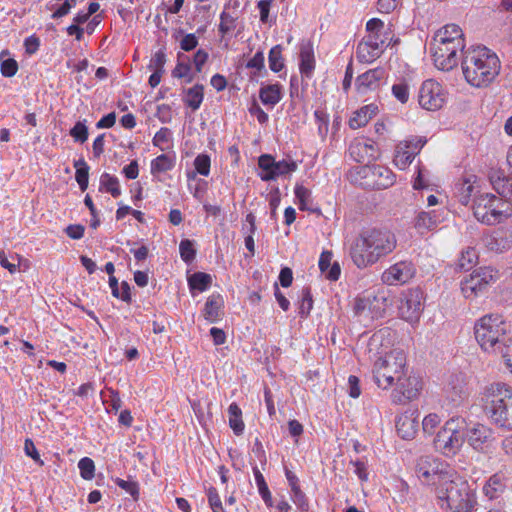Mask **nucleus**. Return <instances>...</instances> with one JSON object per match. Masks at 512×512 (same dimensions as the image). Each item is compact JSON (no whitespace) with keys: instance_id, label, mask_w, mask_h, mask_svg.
<instances>
[{"instance_id":"17","label":"nucleus","mask_w":512,"mask_h":512,"mask_svg":"<svg viewBox=\"0 0 512 512\" xmlns=\"http://www.w3.org/2000/svg\"><path fill=\"white\" fill-rule=\"evenodd\" d=\"M425 144L426 139L419 136H413L399 142L395 148L393 159L395 166L401 170L406 169Z\"/></svg>"},{"instance_id":"54","label":"nucleus","mask_w":512,"mask_h":512,"mask_svg":"<svg viewBox=\"0 0 512 512\" xmlns=\"http://www.w3.org/2000/svg\"><path fill=\"white\" fill-rule=\"evenodd\" d=\"M166 63V54L163 49L158 50L152 56L148 69L151 71L164 72V65Z\"/></svg>"},{"instance_id":"37","label":"nucleus","mask_w":512,"mask_h":512,"mask_svg":"<svg viewBox=\"0 0 512 512\" xmlns=\"http://www.w3.org/2000/svg\"><path fill=\"white\" fill-rule=\"evenodd\" d=\"M253 472H254V477H255V481H256V485H257L259 494L261 495L265 504L268 507H272L273 506L272 496H271L270 490L267 486L264 476L262 475V473L259 471V469L257 467L253 468Z\"/></svg>"},{"instance_id":"38","label":"nucleus","mask_w":512,"mask_h":512,"mask_svg":"<svg viewBox=\"0 0 512 512\" xmlns=\"http://www.w3.org/2000/svg\"><path fill=\"white\" fill-rule=\"evenodd\" d=\"M294 192L295 197L298 200L299 209L312 211L313 200L311 196V191L304 187L303 185H296Z\"/></svg>"},{"instance_id":"45","label":"nucleus","mask_w":512,"mask_h":512,"mask_svg":"<svg viewBox=\"0 0 512 512\" xmlns=\"http://www.w3.org/2000/svg\"><path fill=\"white\" fill-rule=\"evenodd\" d=\"M114 482L117 486L130 494L135 501L139 499V484L136 481L131 479L124 480L121 478H116Z\"/></svg>"},{"instance_id":"48","label":"nucleus","mask_w":512,"mask_h":512,"mask_svg":"<svg viewBox=\"0 0 512 512\" xmlns=\"http://www.w3.org/2000/svg\"><path fill=\"white\" fill-rule=\"evenodd\" d=\"M80 475L85 480H91L94 477L95 465L92 459L84 457L78 462Z\"/></svg>"},{"instance_id":"59","label":"nucleus","mask_w":512,"mask_h":512,"mask_svg":"<svg viewBox=\"0 0 512 512\" xmlns=\"http://www.w3.org/2000/svg\"><path fill=\"white\" fill-rule=\"evenodd\" d=\"M24 450L27 456L31 457L36 463L40 466L44 465L43 460L40 458V454L38 453L33 441L31 439H26L24 443Z\"/></svg>"},{"instance_id":"47","label":"nucleus","mask_w":512,"mask_h":512,"mask_svg":"<svg viewBox=\"0 0 512 512\" xmlns=\"http://www.w3.org/2000/svg\"><path fill=\"white\" fill-rule=\"evenodd\" d=\"M441 423V417L437 413H429L422 420V430L425 434L432 435Z\"/></svg>"},{"instance_id":"21","label":"nucleus","mask_w":512,"mask_h":512,"mask_svg":"<svg viewBox=\"0 0 512 512\" xmlns=\"http://www.w3.org/2000/svg\"><path fill=\"white\" fill-rule=\"evenodd\" d=\"M419 428V414L416 410H408L396 419L398 435L406 440L413 439Z\"/></svg>"},{"instance_id":"56","label":"nucleus","mask_w":512,"mask_h":512,"mask_svg":"<svg viewBox=\"0 0 512 512\" xmlns=\"http://www.w3.org/2000/svg\"><path fill=\"white\" fill-rule=\"evenodd\" d=\"M392 93L401 103H406L409 99V88L406 83L394 84Z\"/></svg>"},{"instance_id":"46","label":"nucleus","mask_w":512,"mask_h":512,"mask_svg":"<svg viewBox=\"0 0 512 512\" xmlns=\"http://www.w3.org/2000/svg\"><path fill=\"white\" fill-rule=\"evenodd\" d=\"M493 186L499 195L512 199V176L494 181Z\"/></svg>"},{"instance_id":"28","label":"nucleus","mask_w":512,"mask_h":512,"mask_svg":"<svg viewBox=\"0 0 512 512\" xmlns=\"http://www.w3.org/2000/svg\"><path fill=\"white\" fill-rule=\"evenodd\" d=\"M378 107L374 104L366 105L356 111L349 120V126L352 129H358L365 126L369 120L376 115Z\"/></svg>"},{"instance_id":"18","label":"nucleus","mask_w":512,"mask_h":512,"mask_svg":"<svg viewBox=\"0 0 512 512\" xmlns=\"http://www.w3.org/2000/svg\"><path fill=\"white\" fill-rule=\"evenodd\" d=\"M416 273V268L411 261H400L387 268L381 276V280L387 285H403L409 282Z\"/></svg>"},{"instance_id":"2","label":"nucleus","mask_w":512,"mask_h":512,"mask_svg":"<svg viewBox=\"0 0 512 512\" xmlns=\"http://www.w3.org/2000/svg\"><path fill=\"white\" fill-rule=\"evenodd\" d=\"M396 246L397 240L392 232L372 229L355 239L350 248V256L358 268H366L392 253Z\"/></svg>"},{"instance_id":"49","label":"nucleus","mask_w":512,"mask_h":512,"mask_svg":"<svg viewBox=\"0 0 512 512\" xmlns=\"http://www.w3.org/2000/svg\"><path fill=\"white\" fill-rule=\"evenodd\" d=\"M371 300L366 297H358L354 303V313L357 316L369 318L370 316Z\"/></svg>"},{"instance_id":"31","label":"nucleus","mask_w":512,"mask_h":512,"mask_svg":"<svg viewBox=\"0 0 512 512\" xmlns=\"http://www.w3.org/2000/svg\"><path fill=\"white\" fill-rule=\"evenodd\" d=\"M437 218L434 212L421 211L417 214L414 227L420 232L425 233L434 229L437 225Z\"/></svg>"},{"instance_id":"53","label":"nucleus","mask_w":512,"mask_h":512,"mask_svg":"<svg viewBox=\"0 0 512 512\" xmlns=\"http://www.w3.org/2000/svg\"><path fill=\"white\" fill-rule=\"evenodd\" d=\"M211 160L207 154H199L194 160V167L202 176H208L210 173Z\"/></svg>"},{"instance_id":"39","label":"nucleus","mask_w":512,"mask_h":512,"mask_svg":"<svg viewBox=\"0 0 512 512\" xmlns=\"http://www.w3.org/2000/svg\"><path fill=\"white\" fill-rule=\"evenodd\" d=\"M173 167L174 160L166 154L158 156L151 162L152 174L167 172L170 171Z\"/></svg>"},{"instance_id":"22","label":"nucleus","mask_w":512,"mask_h":512,"mask_svg":"<svg viewBox=\"0 0 512 512\" xmlns=\"http://www.w3.org/2000/svg\"><path fill=\"white\" fill-rule=\"evenodd\" d=\"M385 77V70L381 67L368 70L359 75L356 79V90L359 94L365 95L368 92L377 90Z\"/></svg>"},{"instance_id":"52","label":"nucleus","mask_w":512,"mask_h":512,"mask_svg":"<svg viewBox=\"0 0 512 512\" xmlns=\"http://www.w3.org/2000/svg\"><path fill=\"white\" fill-rule=\"evenodd\" d=\"M70 135L76 142L84 143L88 139V128L84 122L78 121L70 130Z\"/></svg>"},{"instance_id":"63","label":"nucleus","mask_w":512,"mask_h":512,"mask_svg":"<svg viewBox=\"0 0 512 512\" xmlns=\"http://www.w3.org/2000/svg\"><path fill=\"white\" fill-rule=\"evenodd\" d=\"M123 174L128 179H136L139 175V166L136 160L131 161L129 165H126L123 168Z\"/></svg>"},{"instance_id":"33","label":"nucleus","mask_w":512,"mask_h":512,"mask_svg":"<svg viewBox=\"0 0 512 512\" xmlns=\"http://www.w3.org/2000/svg\"><path fill=\"white\" fill-rule=\"evenodd\" d=\"M229 425L236 435H241L244 431V422L242 420V411L236 403H231L228 408Z\"/></svg>"},{"instance_id":"57","label":"nucleus","mask_w":512,"mask_h":512,"mask_svg":"<svg viewBox=\"0 0 512 512\" xmlns=\"http://www.w3.org/2000/svg\"><path fill=\"white\" fill-rule=\"evenodd\" d=\"M17 71H18V63L16 60L9 58V59L2 61L1 74L4 77H12L17 73Z\"/></svg>"},{"instance_id":"50","label":"nucleus","mask_w":512,"mask_h":512,"mask_svg":"<svg viewBox=\"0 0 512 512\" xmlns=\"http://www.w3.org/2000/svg\"><path fill=\"white\" fill-rule=\"evenodd\" d=\"M179 252L182 260L186 263H191L196 255L192 241L185 239L180 242Z\"/></svg>"},{"instance_id":"26","label":"nucleus","mask_w":512,"mask_h":512,"mask_svg":"<svg viewBox=\"0 0 512 512\" xmlns=\"http://www.w3.org/2000/svg\"><path fill=\"white\" fill-rule=\"evenodd\" d=\"M222 307L223 299L221 295L213 294L209 296L203 310L204 318L210 323L218 321L222 314Z\"/></svg>"},{"instance_id":"10","label":"nucleus","mask_w":512,"mask_h":512,"mask_svg":"<svg viewBox=\"0 0 512 512\" xmlns=\"http://www.w3.org/2000/svg\"><path fill=\"white\" fill-rule=\"evenodd\" d=\"M496 278V271L491 267L478 268L461 281V292L466 299H475L486 293Z\"/></svg>"},{"instance_id":"1","label":"nucleus","mask_w":512,"mask_h":512,"mask_svg":"<svg viewBox=\"0 0 512 512\" xmlns=\"http://www.w3.org/2000/svg\"><path fill=\"white\" fill-rule=\"evenodd\" d=\"M382 333H375L368 343V352L376 359L372 367V375L375 384L381 389H389L395 385L396 380L402 377L407 369L406 355L401 348L382 349Z\"/></svg>"},{"instance_id":"34","label":"nucleus","mask_w":512,"mask_h":512,"mask_svg":"<svg viewBox=\"0 0 512 512\" xmlns=\"http://www.w3.org/2000/svg\"><path fill=\"white\" fill-rule=\"evenodd\" d=\"M203 90V86L199 84H196L195 86L189 88L184 98V102L186 103V105H188L193 110H197L203 101Z\"/></svg>"},{"instance_id":"58","label":"nucleus","mask_w":512,"mask_h":512,"mask_svg":"<svg viewBox=\"0 0 512 512\" xmlns=\"http://www.w3.org/2000/svg\"><path fill=\"white\" fill-rule=\"evenodd\" d=\"M292 500L294 504L302 511L308 510V500L306 495L302 492L301 488L292 491Z\"/></svg>"},{"instance_id":"44","label":"nucleus","mask_w":512,"mask_h":512,"mask_svg":"<svg viewBox=\"0 0 512 512\" xmlns=\"http://www.w3.org/2000/svg\"><path fill=\"white\" fill-rule=\"evenodd\" d=\"M171 135L172 133L170 129L163 127L155 134L153 138V144L164 151L170 146Z\"/></svg>"},{"instance_id":"55","label":"nucleus","mask_w":512,"mask_h":512,"mask_svg":"<svg viewBox=\"0 0 512 512\" xmlns=\"http://www.w3.org/2000/svg\"><path fill=\"white\" fill-rule=\"evenodd\" d=\"M208 501L213 512H224L220 496L213 487L208 490Z\"/></svg>"},{"instance_id":"36","label":"nucleus","mask_w":512,"mask_h":512,"mask_svg":"<svg viewBox=\"0 0 512 512\" xmlns=\"http://www.w3.org/2000/svg\"><path fill=\"white\" fill-rule=\"evenodd\" d=\"M74 167L76 168L75 179L81 191L84 192L88 188L89 166L85 160L81 158L75 161Z\"/></svg>"},{"instance_id":"35","label":"nucleus","mask_w":512,"mask_h":512,"mask_svg":"<svg viewBox=\"0 0 512 512\" xmlns=\"http://www.w3.org/2000/svg\"><path fill=\"white\" fill-rule=\"evenodd\" d=\"M100 190H105L115 198L120 196L121 190L118 178L109 173H103L100 176Z\"/></svg>"},{"instance_id":"24","label":"nucleus","mask_w":512,"mask_h":512,"mask_svg":"<svg viewBox=\"0 0 512 512\" xmlns=\"http://www.w3.org/2000/svg\"><path fill=\"white\" fill-rule=\"evenodd\" d=\"M349 155L358 163H369L376 158V149L363 139H355L349 146Z\"/></svg>"},{"instance_id":"32","label":"nucleus","mask_w":512,"mask_h":512,"mask_svg":"<svg viewBox=\"0 0 512 512\" xmlns=\"http://www.w3.org/2000/svg\"><path fill=\"white\" fill-rule=\"evenodd\" d=\"M475 179L474 175H470L464 178L461 183L456 184V193L461 204L467 205L469 203L474 191Z\"/></svg>"},{"instance_id":"64","label":"nucleus","mask_w":512,"mask_h":512,"mask_svg":"<svg viewBox=\"0 0 512 512\" xmlns=\"http://www.w3.org/2000/svg\"><path fill=\"white\" fill-rule=\"evenodd\" d=\"M501 354L507 367L512 372V338L508 339L507 344H504V349L501 350Z\"/></svg>"},{"instance_id":"27","label":"nucleus","mask_w":512,"mask_h":512,"mask_svg":"<svg viewBox=\"0 0 512 512\" xmlns=\"http://www.w3.org/2000/svg\"><path fill=\"white\" fill-rule=\"evenodd\" d=\"M315 68L314 52L311 43H303L300 47V72L310 77Z\"/></svg>"},{"instance_id":"62","label":"nucleus","mask_w":512,"mask_h":512,"mask_svg":"<svg viewBox=\"0 0 512 512\" xmlns=\"http://www.w3.org/2000/svg\"><path fill=\"white\" fill-rule=\"evenodd\" d=\"M40 46V40L38 37L32 35L25 39L24 47L27 54H34Z\"/></svg>"},{"instance_id":"41","label":"nucleus","mask_w":512,"mask_h":512,"mask_svg":"<svg viewBox=\"0 0 512 512\" xmlns=\"http://www.w3.org/2000/svg\"><path fill=\"white\" fill-rule=\"evenodd\" d=\"M269 67L273 72H279L284 67V60L282 57V47L276 45L271 48L269 52Z\"/></svg>"},{"instance_id":"7","label":"nucleus","mask_w":512,"mask_h":512,"mask_svg":"<svg viewBox=\"0 0 512 512\" xmlns=\"http://www.w3.org/2000/svg\"><path fill=\"white\" fill-rule=\"evenodd\" d=\"M349 179L365 189H387L395 183L394 173L381 165L356 166L349 171Z\"/></svg>"},{"instance_id":"29","label":"nucleus","mask_w":512,"mask_h":512,"mask_svg":"<svg viewBox=\"0 0 512 512\" xmlns=\"http://www.w3.org/2000/svg\"><path fill=\"white\" fill-rule=\"evenodd\" d=\"M212 285V277L204 272H195L188 277V286L191 294L194 296L196 292H204Z\"/></svg>"},{"instance_id":"42","label":"nucleus","mask_w":512,"mask_h":512,"mask_svg":"<svg viewBox=\"0 0 512 512\" xmlns=\"http://www.w3.org/2000/svg\"><path fill=\"white\" fill-rule=\"evenodd\" d=\"M313 308V299L310 288L302 289L301 301L299 305V314L301 317H307Z\"/></svg>"},{"instance_id":"51","label":"nucleus","mask_w":512,"mask_h":512,"mask_svg":"<svg viewBox=\"0 0 512 512\" xmlns=\"http://www.w3.org/2000/svg\"><path fill=\"white\" fill-rule=\"evenodd\" d=\"M236 28V18L223 11L220 15L219 31L222 35L229 33Z\"/></svg>"},{"instance_id":"13","label":"nucleus","mask_w":512,"mask_h":512,"mask_svg":"<svg viewBox=\"0 0 512 512\" xmlns=\"http://www.w3.org/2000/svg\"><path fill=\"white\" fill-rule=\"evenodd\" d=\"M423 300L424 292L420 288L405 291L398 307L400 317L409 323L418 322L424 308Z\"/></svg>"},{"instance_id":"4","label":"nucleus","mask_w":512,"mask_h":512,"mask_svg":"<svg viewBox=\"0 0 512 512\" xmlns=\"http://www.w3.org/2000/svg\"><path fill=\"white\" fill-rule=\"evenodd\" d=\"M436 495L442 508L455 512H472L477 504L475 490L454 471L436 487Z\"/></svg>"},{"instance_id":"30","label":"nucleus","mask_w":512,"mask_h":512,"mask_svg":"<svg viewBox=\"0 0 512 512\" xmlns=\"http://www.w3.org/2000/svg\"><path fill=\"white\" fill-rule=\"evenodd\" d=\"M259 97L264 105L273 107L281 100V86L279 84L264 86L259 91Z\"/></svg>"},{"instance_id":"5","label":"nucleus","mask_w":512,"mask_h":512,"mask_svg":"<svg viewBox=\"0 0 512 512\" xmlns=\"http://www.w3.org/2000/svg\"><path fill=\"white\" fill-rule=\"evenodd\" d=\"M484 411L501 428L512 430V389L503 383L486 387L483 394Z\"/></svg>"},{"instance_id":"60","label":"nucleus","mask_w":512,"mask_h":512,"mask_svg":"<svg viewBox=\"0 0 512 512\" xmlns=\"http://www.w3.org/2000/svg\"><path fill=\"white\" fill-rule=\"evenodd\" d=\"M401 0H378V10L381 13H390L400 4Z\"/></svg>"},{"instance_id":"16","label":"nucleus","mask_w":512,"mask_h":512,"mask_svg":"<svg viewBox=\"0 0 512 512\" xmlns=\"http://www.w3.org/2000/svg\"><path fill=\"white\" fill-rule=\"evenodd\" d=\"M458 52L464 53V48H457V46L454 45L434 41L430 44V53L434 64L442 71H450L457 66L459 61Z\"/></svg>"},{"instance_id":"61","label":"nucleus","mask_w":512,"mask_h":512,"mask_svg":"<svg viewBox=\"0 0 512 512\" xmlns=\"http://www.w3.org/2000/svg\"><path fill=\"white\" fill-rule=\"evenodd\" d=\"M198 44V39L194 34H187L180 42V47L184 51L193 50Z\"/></svg>"},{"instance_id":"43","label":"nucleus","mask_w":512,"mask_h":512,"mask_svg":"<svg viewBox=\"0 0 512 512\" xmlns=\"http://www.w3.org/2000/svg\"><path fill=\"white\" fill-rule=\"evenodd\" d=\"M183 56V54H178V63L172 70V76L174 78H187V82L190 83L193 80V76L190 74L191 66L189 63H185L181 60Z\"/></svg>"},{"instance_id":"14","label":"nucleus","mask_w":512,"mask_h":512,"mask_svg":"<svg viewBox=\"0 0 512 512\" xmlns=\"http://www.w3.org/2000/svg\"><path fill=\"white\" fill-rule=\"evenodd\" d=\"M259 168L263 171L260 178L263 181L275 180L278 177L295 172L298 164L294 160L276 161L274 157L268 154L261 155L258 160Z\"/></svg>"},{"instance_id":"15","label":"nucleus","mask_w":512,"mask_h":512,"mask_svg":"<svg viewBox=\"0 0 512 512\" xmlns=\"http://www.w3.org/2000/svg\"><path fill=\"white\" fill-rule=\"evenodd\" d=\"M396 388L392 393V401L396 404H403L412 401L420 395L422 381L419 377L409 374L408 368L399 380L395 382Z\"/></svg>"},{"instance_id":"9","label":"nucleus","mask_w":512,"mask_h":512,"mask_svg":"<svg viewBox=\"0 0 512 512\" xmlns=\"http://www.w3.org/2000/svg\"><path fill=\"white\" fill-rule=\"evenodd\" d=\"M465 421L461 417H452L437 432L434 447L445 456L455 455L464 443L463 429Z\"/></svg>"},{"instance_id":"40","label":"nucleus","mask_w":512,"mask_h":512,"mask_svg":"<svg viewBox=\"0 0 512 512\" xmlns=\"http://www.w3.org/2000/svg\"><path fill=\"white\" fill-rule=\"evenodd\" d=\"M477 259L478 256L476 250L468 247L466 250L462 251L458 259L457 266L460 270H468L476 263Z\"/></svg>"},{"instance_id":"8","label":"nucleus","mask_w":512,"mask_h":512,"mask_svg":"<svg viewBox=\"0 0 512 512\" xmlns=\"http://www.w3.org/2000/svg\"><path fill=\"white\" fill-rule=\"evenodd\" d=\"M473 211L479 221L493 225L509 217L512 214V207L508 201L486 193L475 199Z\"/></svg>"},{"instance_id":"19","label":"nucleus","mask_w":512,"mask_h":512,"mask_svg":"<svg viewBox=\"0 0 512 512\" xmlns=\"http://www.w3.org/2000/svg\"><path fill=\"white\" fill-rule=\"evenodd\" d=\"M467 440L474 450L484 452L491 446L494 433L491 428L478 423L468 430Z\"/></svg>"},{"instance_id":"12","label":"nucleus","mask_w":512,"mask_h":512,"mask_svg":"<svg viewBox=\"0 0 512 512\" xmlns=\"http://www.w3.org/2000/svg\"><path fill=\"white\" fill-rule=\"evenodd\" d=\"M446 99V90L436 80L427 79L421 84L418 93V102L423 109L437 111L444 106Z\"/></svg>"},{"instance_id":"6","label":"nucleus","mask_w":512,"mask_h":512,"mask_svg":"<svg viewBox=\"0 0 512 512\" xmlns=\"http://www.w3.org/2000/svg\"><path fill=\"white\" fill-rule=\"evenodd\" d=\"M509 325L498 313L486 314L474 325V334L481 348L487 352H500L504 349Z\"/></svg>"},{"instance_id":"25","label":"nucleus","mask_w":512,"mask_h":512,"mask_svg":"<svg viewBox=\"0 0 512 512\" xmlns=\"http://www.w3.org/2000/svg\"><path fill=\"white\" fill-rule=\"evenodd\" d=\"M506 488V477L503 472H497L489 477L483 486L484 495L490 499L498 498Z\"/></svg>"},{"instance_id":"20","label":"nucleus","mask_w":512,"mask_h":512,"mask_svg":"<svg viewBox=\"0 0 512 512\" xmlns=\"http://www.w3.org/2000/svg\"><path fill=\"white\" fill-rule=\"evenodd\" d=\"M383 41L378 35H368L357 46V58L361 62L370 63L382 54Z\"/></svg>"},{"instance_id":"23","label":"nucleus","mask_w":512,"mask_h":512,"mask_svg":"<svg viewBox=\"0 0 512 512\" xmlns=\"http://www.w3.org/2000/svg\"><path fill=\"white\" fill-rule=\"evenodd\" d=\"M432 41L447 45H454L457 46V48H465L463 31L460 26L456 24H447L437 30Z\"/></svg>"},{"instance_id":"3","label":"nucleus","mask_w":512,"mask_h":512,"mask_svg":"<svg viewBox=\"0 0 512 512\" xmlns=\"http://www.w3.org/2000/svg\"><path fill=\"white\" fill-rule=\"evenodd\" d=\"M463 76L468 84L476 88L490 85L500 72L498 56L485 46L468 48L461 62Z\"/></svg>"},{"instance_id":"11","label":"nucleus","mask_w":512,"mask_h":512,"mask_svg":"<svg viewBox=\"0 0 512 512\" xmlns=\"http://www.w3.org/2000/svg\"><path fill=\"white\" fill-rule=\"evenodd\" d=\"M452 472L447 463L433 456H422L416 464L417 476L426 484L439 486Z\"/></svg>"}]
</instances>
